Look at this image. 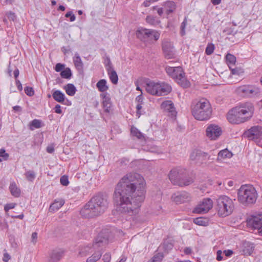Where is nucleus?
<instances>
[{
  "instance_id": "obj_1",
  "label": "nucleus",
  "mask_w": 262,
  "mask_h": 262,
  "mask_svg": "<svg viewBox=\"0 0 262 262\" xmlns=\"http://www.w3.org/2000/svg\"><path fill=\"white\" fill-rule=\"evenodd\" d=\"M145 186L143 177L130 172L123 177L116 187L114 196L117 203V210L129 217L123 222L124 229L131 227L132 220L139 211L141 204L145 199Z\"/></svg>"
},
{
  "instance_id": "obj_2",
  "label": "nucleus",
  "mask_w": 262,
  "mask_h": 262,
  "mask_svg": "<svg viewBox=\"0 0 262 262\" xmlns=\"http://www.w3.org/2000/svg\"><path fill=\"white\" fill-rule=\"evenodd\" d=\"M108 202L106 197L99 194L93 197L80 211L85 217H93L102 214L107 208Z\"/></svg>"
},
{
  "instance_id": "obj_3",
  "label": "nucleus",
  "mask_w": 262,
  "mask_h": 262,
  "mask_svg": "<svg viewBox=\"0 0 262 262\" xmlns=\"http://www.w3.org/2000/svg\"><path fill=\"white\" fill-rule=\"evenodd\" d=\"M254 110V106L251 103H242L229 111L227 118L232 124L243 123L252 117Z\"/></svg>"
},
{
  "instance_id": "obj_4",
  "label": "nucleus",
  "mask_w": 262,
  "mask_h": 262,
  "mask_svg": "<svg viewBox=\"0 0 262 262\" xmlns=\"http://www.w3.org/2000/svg\"><path fill=\"white\" fill-rule=\"evenodd\" d=\"M191 112L193 117L198 120H206L210 118L212 109L209 101L201 99L193 102L191 105Z\"/></svg>"
},
{
  "instance_id": "obj_5",
  "label": "nucleus",
  "mask_w": 262,
  "mask_h": 262,
  "mask_svg": "<svg viewBox=\"0 0 262 262\" xmlns=\"http://www.w3.org/2000/svg\"><path fill=\"white\" fill-rule=\"evenodd\" d=\"M257 198V191L251 185H242L238 190L237 200L240 203L245 206L254 204Z\"/></svg>"
},
{
  "instance_id": "obj_6",
  "label": "nucleus",
  "mask_w": 262,
  "mask_h": 262,
  "mask_svg": "<svg viewBox=\"0 0 262 262\" xmlns=\"http://www.w3.org/2000/svg\"><path fill=\"white\" fill-rule=\"evenodd\" d=\"M144 86L147 93L158 96L167 95L171 90V86L166 83L150 80L145 81Z\"/></svg>"
},
{
  "instance_id": "obj_7",
  "label": "nucleus",
  "mask_w": 262,
  "mask_h": 262,
  "mask_svg": "<svg viewBox=\"0 0 262 262\" xmlns=\"http://www.w3.org/2000/svg\"><path fill=\"white\" fill-rule=\"evenodd\" d=\"M233 200L227 195H221L216 201V209L219 215L225 217L230 215L234 209Z\"/></svg>"
},
{
  "instance_id": "obj_8",
  "label": "nucleus",
  "mask_w": 262,
  "mask_h": 262,
  "mask_svg": "<svg viewBox=\"0 0 262 262\" xmlns=\"http://www.w3.org/2000/svg\"><path fill=\"white\" fill-rule=\"evenodd\" d=\"M165 70L167 74L174 79L179 84L184 88H187L189 86L190 83L186 79L185 73L180 66H167Z\"/></svg>"
},
{
  "instance_id": "obj_9",
  "label": "nucleus",
  "mask_w": 262,
  "mask_h": 262,
  "mask_svg": "<svg viewBox=\"0 0 262 262\" xmlns=\"http://www.w3.org/2000/svg\"><path fill=\"white\" fill-rule=\"evenodd\" d=\"M186 169L182 167H176L171 170L169 174V179L174 184L180 186H188L193 182V179L184 181Z\"/></svg>"
},
{
  "instance_id": "obj_10",
  "label": "nucleus",
  "mask_w": 262,
  "mask_h": 262,
  "mask_svg": "<svg viewBox=\"0 0 262 262\" xmlns=\"http://www.w3.org/2000/svg\"><path fill=\"white\" fill-rule=\"evenodd\" d=\"M108 243V238L99 235L92 244H89L80 248L79 254L81 256H84L94 252L101 247H104Z\"/></svg>"
},
{
  "instance_id": "obj_11",
  "label": "nucleus",
  "mask_w": 262,
  "mask_h": 262,
  "mask_svg": "<svg viewBox=\"0 0 262 262\" xmlns=\"http://www.w3.org/2000/svg\"><path fill=\"white\" fill-rule=\"evenodd\" d=\"M246 223L248 227L256 230L258 234L262 236V212H255L248 216Z\"/></svg>"
},
{
  "instance_id": "obj_12",
  "label": "nucleus",
  "mask_w": 262,
  "mask_h": 262,
  "mask_svg": "<svg viewBox=\"0 0 262 262\" xmlns=\"http://www.w3.org/2000/svg\"><path fill=\"white\" fill-rule=\"evenodd\" d=\"M236 92L238 95L246 98L258 97L260 95L259 88L253 85H244L239 86L236 88Z\"/></svg>"
},
{
  "instance_id": "obj_13",
  "label": "nucleus",
  "mask_w": 262,
  "mask_h": 262,
  "mask_svg": "<svg viewBox=\"0 0 262 262\" xmlns=\"http://www.w3.org/2000/svg\"><path fill=\"white\" fill-rule=\"evenodd\" d=\"M153 35L155 40H157L160 37V33L159 32L152 29H148L146 28H141L136 31V36L143 41H147L148 40L149 35Z\"/></svg>"
},
{
  "instance_id": "obj_14",
  "label": "nucleus",
  "mask_w": 262,
  "mask_h": 262,
  "mask_svg": "<svg viewBox=\"0 0 262 262\" xmlns=\"http://www.w3.org/2000/svg\"><path fill=\"white\" fill-rule=\"evenodd\" d=\"M222 134L221 127L217 124L209 125L206 129V136L211 140H217Z\"/></svg>"
},
{
  "instance_id": "obj_15",
  "label": "nucleus",
  "mask_w": 262,
  "mask_h": 262,
  "mask_svg": "<svg viewBox=\"0 0 262 262\" xmlns=\"http://www.w3.org/2000/svg\"><path fill=\"white\" fill-rule=\"evenodd\" d=\"M245 134L250 140L258 142L262 139V127L260 126H253Z\"/></svg>"
},
{
  "instance_id": "obj_16",
  "label": "nucleus",
  "mask_w": 262,
  "mask_h": 262,
  "mask_svg": "<svg viewBox=\"0 0 262 262\" xmlns=\"http://www.w3.org/2000/svg\"><path fill=\"white\" fill-rule=\"evenodd\" d=\"M213 202L209 198L204 199L195 207L193 212L195 213H205L212 208Z\"/></svg>"
},
{
  "instance_id": "obj_17",
  "label": "nucleus",
  "mask_w": 262,
  "mask_h": 262,
  "mask_svg": "<svg viewBox=\"0 0 262 262\" xmlns=\"http://www.w3.org/2000/svg\"><path fill=\"white\" fill-rule=\"evenodd\" d=\"M209 158L210 156L207 152L198 149L193 150L190 155V159L196 163L202 162L206 159H209Z\"/></svg>"
},
{
  "instance_id": "obj_18",
  "label": "nucleus",
  "mask_w": 262,
  "mask_h": 262,
  "mask_svg": "<svg viewBox=\"0 0 262 262\" xmlns=\"http://www.w3.org/2000/svg\"><path fill=\"white\" fill-rule=\"evenodd\" d=\"M162 50L165 58L171 59L174 58L175 52L173 44L168 40H164L162 42Z\"/></svg>"
},
{
  "instance_id": "obj_19",
  "label": "nucleus",
  "mask_w": 262,
  "mask_h": 262,
  "mask_svg": "<svg viewBox=\"0 0 262 262\" xmlns=\"http://www.w3.org/2000/svg\"><path fill=\"white\" fill-rule=\"evenodd\" d=\"M171 200L177 204H182L189 201L190 196L186 191L177 192L172 195Z\"/></svg>"
},
{
  "instance_id": "obj_20",
  "label": "nucleus",
  "mask_w": 262,
  "mask_h": 262,
  "mask_svg": "<svg viewBox=\"0 0 262 262\" xmlns=\"http://www.w3.org/2000/svg\"><path fill=\"white\" fill-rule=\"evenodd\" d=\"M161 108L168 113L169 116H176L177 112L174 104L171 100L164 101L161 104Z\"/></svg>"
},
{
  "instance_id": "obj_21",
  "label": "nucleus",
  "mask_w": 262,
  "mask_h": 262,
  "mask_svg": "<svg viewBox=\"0 0 262 262\" xmlns=\"http://www.w3.org/2000/svg\"><path fill=\"white\" fill-rule=\"evenodd\" d=\"M254 246L249 242H244L242 243L240 252L244 255H250L253 252Z\"/></svg>"
},
{
  "instance_id": "obj_22",
  "label": "nucleus",
  "mask_w": 262,
  "mask_h": 262,
  "mask_svg": "<svg viewBox=\"0 0 262 262\" xmlns=\"http://www.w3.org/2000/svg\"><path fill=\"white\" fill-rule=\"evenodd\" d=\"M100 97L102 99V105L104 111L109 113L112 107V102L108 93H101Z\"/></svg>"
},
{
  "instance_id": "obj_23",
  "label": "nucleus",
  "mask_w": 262,
  "mask_h": 262,
  "mask_svg": "<svg viewBox=\"0 0 262 262\" xmlns=\"http://www.w3.org/2000/svg\"><path fill=\"white\" fill-rule=\"evenodd\" d=\"M103 247H101L96 250H94V253L86 259V262H96L102 256Z\"/></svg>"
},
{
  "instance_id": "obj_24",
  "label": "nucleus",
  "mask_w": 262,
  "mask_h": 262,
  "mask_svg": "<svg viewBox=\"0 0 262 262\" xmlns=\"http://www.w3.org/2000/svg\"><path fill=\"white\" fill-rule=\"evenodd\" d=\"M233 156L232 152L227 148L221 150L217 155V161H221L226 159H230Z\"/></svg>"
},
{
  "instance_id": "obj_25",
  "label": "nucleus",
  "mask_w": 262,
  "mask_h": 262,
  "mask_svg": "<svg viewBox=\"0 0 262 262\" xmlns=\"http://www.w3.org/2000/svg\"><path fill=\"white\" fill-rule=\"evenodd\" d=\"M64 204V201L63 199L55 200L53 203L50 206V210L51 211H56L60 208Z\"/></svg>"
},
{
  "instance_id": "obj_26",
  "label": "nucleus",
  "mask_w": 262,
  "mask_h": 262,
  "mask_svg": "<svg viewBox=\"0 0 262 262\" xmlns=\"http://www.w3.org/2000/svg\"><path fill=\"white\" fill-rule=\"evenodd\" d=\"M96 87L102 93H107L106 92L108 89L107 85V82L105 79H101L96 84Z\"/></svg>"
},
{
  "instance_id": "obj_27",
  "label": "nucleus",
  "mask_w": 262,
  "mask_h": 262,
  "mask_svg": "<svg viewBox=\"0 0 262 262\" xmlns=\"http://www.w3.org/2000/svg\"><path fill=\"white\" fill-rule=\"evenodd\" d=\"M62 252L60 250H53L50 253L49 260L51 262L58 261L62 256Z\"/></svg>"
},
{
  "instance_id": "obj_28",
  "label": "nucleus",
  "mask_w": 262,
  "mask_h": 262,
  "mask_svg": "<svg viewBox=\"0 0 262 262\" xmlns=\"http://www.w3.org/2000/svg\"><path fill=\"white\" fill-rule=\"evenodd\" d=\"M73 62L78 70H82L83 64L79 55L78 53L75 54L74 56L73 57Z\"/></svg>"
},
{
  "instance_id": "obj_29",
  "label": "nucleus",
  "mask_w": 262,
  "mask_h": 262,
  "mask_svg": "<svg viewBox=\"0 0 262 262\" xmlns=\"http://www.w3.org/2000/svg\"><path fill=\"white\" fill-rule=\"evenodd\" d=\"M130 133L133 136L136 137L139 140L145 141V137L144 135L136 127L132 126L130 129Z\"/></svg>"
},
{
  "instance_id": "obj_30",
  "label": "nucleus",
  "mask_w": 262,
  "mask_h": 262,
  "mask_svg": "<svg viewBox=\"0 0 262 262\" xmlns=\"http://www.w3.org/2000/svg\"><path fill=\"white\" fill-rule=\"evenodd\" d=\"M52 96L55 101L59 103H63L65 99L64 94L59 90L54 91Z\"/></svg>"
},
{
  "instance_id": "obj_31",
  "label": "nucleus",
  "mask_w": 262,
  "mask_h": 262,
  "mask_svg": "<svg viewBox=\"0 0 262 262\" xmlns=\"http://www.w3.org/2000/svg\"><path fill=\"white\" fill-rule=\"evenodd\" d=\"M164 8L167 14L172 13L176 9L175 3L172 1H167L164 4Z\"/></svg>"
},
{
  "instance_id": "obj_32",
  "label": "nucleus",
  "mask_w": 262,
  "mask_h": 262,
  "mask_svg": "<svg viewBox=\"0 0 262 262\" xmlns=\"http://www.w3.org/2000/svg\"><path fill=\"white\" fill-rule=\"evenodd\" d=\"M9 189L11 194L15 197H18L20 194V190L17 186L15 182H12L10 184Z\"/></svg>"
},
{
  "instance_id": "obj_33",
  "label": "nucleus",
  "mask_w": 262,
  "mask_h": 262,
  "mask_svg": "<svg viewBox=\"0 0 262 262\" xmlns=\"http://www.w3.org/2000/svg\"><path fill=\"white\" fill-rule=\"evenodd\" d=\"M107 72L112 82L114 84H116L118 80L117 73L111 67H110L107 69Z\"/></svg>"
},
{
  "instance_id": "obj_34",
  "label": "nucleus",
  "mask_w": 262,
  "mask_h": 262,
  "mask_svg": "<svg viewBox=\"0 0 262 262\" xmlns=\"http://www.w3.org/2000/svg\"><path fill=\"white\" fill-rule=\"evenodd\" d=\"M64 89L66 91V93L68 95L71 96H74L76 91L75 86H74V84L71 83H69L67 85H65Z\"/></svg>"
},
{
  "instance_id": "obj_35",
  "label": "nucleus",
  "mask_w": 262,
  "mask_h": 262,
  "mask_svg": "<svg viewBox=\"0 0 262 262\" xmlns=\"http://www.w3.org/2000/svg\"><path fill=\"white\" fill-rule=\"evenodd\" d=\"M227 63L231 69V67L234 66L236 62V57L232 54H227L226 56Z\"/></svg>"
},
{
  "instance_id": "obj_36",
  "label": "nucleus",
  "mask_w": 262,
  "mask_h": 262,
  "mask_svg": "<svg viewBox=\"0 0 262 262\" xmlns=\"http://www.w3.org/2000/svg\"><path fill=\"white\" fill-rule=\"evenodd\" d=\"M146 22L149 25L156 26L160 24V21L157 19L155 17L148 15L146 18Z\"/></svg>"
},
{
  "instance_id": "obj_37",
  "label": "nucleus",
  "mask_w": 262,
  "mask_h": 262,
  "mask_svg": "<svg viewBox=\"0 0 262 262\" xmlns=\"http://www.w3.org/2000/svg\"><path fill=\"white\" fill-rule=\"evenodd\" d=\"M193 223L199 226H206L208 225V221L206 219L203 217H197L193 220Z\"/></svg>"
},
{
  "instance_id": "obj_38",
  "label": "nucleus",
  "mask_w": 262,
  "mask_h": 262,
  "mask_svg": "<svg viewBox=\"0 0 262 262\" xmlns=\"http://www.w3.org/2000/svg\"><path fill=\"white\" fill-rule=\"evenodd\" d=\"M144 105H145V103H140L139 104H137V105H136V110H137L136 115L138 116V118H139L142 114H143L144 113H145V112L144 111Z\"/></svg>"
},
{
  "instance_id": "obj_39",
  "label": "nucleus",
  "mask_w": 262,
  "mask_h": 262,
  "mask_svg": "<svg viewBox=\"0 0 262 262\" xmlns=\"http://www.w3.org/2000/svg\"><path fill=\"white\" fill-rule=\"evenodd\" d=\"M60 75L62 78H70L72 75L71 70L69 68H67L61 72Z\"/></svg>"
},
{
  "instance_id": "obj_40",
  "label": "nucleus",
  "mask_w": 262,
  "mask_h": 262,
  "mask_svg": "<svg viewBox=\"0 0 262 262\" xmlns=\"http://www.w3.org/2000/svg\"><path fill=\"white\" fill-rule=\"evenodd\" d=\"M25 175L27 179L29 181H31V182L33 181L35 178V174L34 172L33 171H31V170L27 171L25 173Z\"/></svg>"
},
{
  "instance_id": "obj_41",
  "label": "nucleus",
  "mask_w": 262,
  "mask_h": 262,
  "mask_svg": "<svg viewBox=\"0 0 262 262\" xmlns=\"http://www.w3.org/2000/svg\"><path fill=\"white\" fill-rule=\"evenodd\" d=\"M163 257L162 254L159 253L155 254L149 261L150 262H161Z\"/></svg>"
},
{
  "instance_id": "obj_42",
  "label": "nucleus",
  "mask_w": 262,
  "mask_h": 262,
  "mask_svg": "<svg viewBox=\"0 0 262 262\" xmlns=\"http://www.w3.org/2000/svg\"><path fill=\"white\" fill-rule=\"evenodd\" d=\"M214 45L212 43L208 44L206 48L205 53L207 55L212 54L214 50Z\"/></svg>"
},
{
  "instance_id": "obj_43",
  "label": "nucleus",
  "mask_w": 262,
  "mask_h": 262,
  "mask_svg": "<svg viewBox=\"0 0 262 262\" xmlns=\"http://www.w3.org/2000/svg\"><path fill=\"white\" fill-rule=\"evenodd\" d=\"M187 25V18L185 17L182 22L181 26V31L180 33L182 36H184L185 35V27Z\"/></svg>"
},
{
  "instance_id": "obj_44",
  "label": "nucleus",
  "mask_w": 262,
  "mask_h": 262,
  "mask_svg": "<svg viewBox=\"0 0 262 262\" xmlns=\"http://www.w3.org/2000/svg\"><path fill=\"white\" fill-rule=\"evenodd\" d=\"M30 126L39 128L40 127V121L37 119H34L30 122Z\"/></svg>"
},
{
  "instance_id": "obj_45",
  "label": "nucleus",
  "mask_w": 262,
  "mask_h": 262,
  "mask_svg": "<svg viewBox=\"0 0 262 262\" xmlns=\"http://www.w3.org/2000/svg\"><path fill=\"white\" fill-rule=\"evenodd\" d=\"M60 182L63 186H67L69 183L68 178L66 176H63L60 178Z\"/></svg>"
},
{
  "instance_id": "obj_46",
  "label": "nucleus",
  "mask_w": 262,
  "mask_h": 262,
  "mask_svg": "<svg viewBox=\"0 0 262 262\" xmlns=\"http://www.w3.org/2000/svg\"><path fill=\"white\" fill-rule=\"evenodd\" d=\"M0 157L3 158L4 160H6L9 157L8 154L6 152V151L4 148L0 149Z\"/></svg>"
},
{
  "instance_id": "obj_47",
  "label": "nucleus",
  "mask_w": 262,
  "mask_h": 262,
  "mask_svg": "<svg viewBox=\"0 0 262 262\" xmlns=\"http://www.w3.org/2000/svg\"><path fill=\"white\" fill-rule=\"evenodd\" d=\"M25 93L29 96H31L34 95V91L31 87L27 86L25 88Z\"/></svg>"
},
{
  "instance_id": "obj_48",
  "label": "nucleus",
  "mask_w": 262,
  "mask_h": 262,
  "mask_svg": "<svg viewBox=\"0 0 262 262\" xmlns=\"http://www.w3.org/2000/svg\"><path fill=\"white\" fill-rule=\"evenodd\" d=\"M15 206V203L7 204L4 207V210L6 212H8L10 209H13Z\"/></svg>"
},
{
  "instance_id": "obj_49",
  "label": "nucleus",
  "mask_w": 262,
  "mask_h": 262,
  "mask_svg": "<svg viewBox=\"0 0 262 262\" xmlns=\"http://www.w3.org/2000/svg\"><path fill=\"white\" fill-rule=\"evenodd\" d=\"M230 69H231L232 74H234V75H239L241 73H243V72L242 71V70L238 69H237V68H233V69H232L231 67Z\"/></svg>"
},
{
  "instance_id": "obj_50",
  "label": "nucleus",
  "mask_w": 262,
  "mask_h": 262,
  "mask_svg": "<svg viewBox=\"0 0 262 262\" xmlns=\"http://www.w3.org/2000/svg\"><path fill=\"white\" fill-rule=\"evenodd\" d=\"M66 17H70V19L71 21H74L76 19L75 16L71 11L68 12V13H66Z\"/></svg>"
},
{
  "instance_id": "obj_51",
  "label": "nucleus",
  "mask_w": 262,
  "mask_h": 262,
  "mask_svg": "<svg viewBox=\"0 0 262 262\" xmlns=\"http://www.w3.org/2000/svg\"><path fill=\"white\" fill-rule=\"evenodd\" d=\"M111 259V255L110 253H105L103 256V260L104 262H109Z\"/></svg>"
},
{
  "instance_id": "obj_52",
  "label": "nucleus",
  "mask_w": 262,
  "mask_h": 262,
  "mask_svg": "<svg viewBox=\"0 0 262 262\" xmlns=\"http://www.w3.org/2000/svg\"><path fill=\"white\" fill-rule=\"evenodd\" d=\"M37 238V233L36 232H33L31 236V242L33 244H36Z\"/></svg>"
},
{
  "instance_id": "obj_53",
  "label": "nucleus",
  "mask_w": 262,
  "mask_h": 262,
  "mask_svg": "<svg viewBox=\"0 0 262 262\" xmlns=\"http://www.w3.org/2000/svg\"><path fill=\"white\" fill-rule=\"evenodd\" d=\"M64 68V66L61 63H57L55 66V71L56 72L62 71Z\"/></svg>"
},
{
  "instance_id": "obj_54",
  "label": "nucleus",
  "mask_w": 262,
  "mask_h": 262,
  "mask_svg": "<svg viewBox=\"0 0 262 262\" xmlns=\"http://www.w3.org/2000/svg\"><path fill=\"white\" fill-rule=\"evenodd\" d=\"M136 101L137 102V104H139V103H145L143 101V96L140 95H139L137 97L136 99Z\"/></svg>"
},
{
  "instance_id": "obj_55",
  "label": "nucleus",
  "mask_w": 262,
  "mask_h": 262,
  "mask_svg": "<svg viewBox=\"0 0 262 262\" xmlns=\"http://www.w3.org/2000/svg\"><path fill=\"white\" fill-rule=\"evenodd\" d=\"M222 252L221 250H218L216 253V259L219 261L223 259Z\"/></svg>"
},
{
  "instance_id": "obj_56",
  "label": "nucleus",
  "mask_w": 262,
  "mask_h": 262,
  "mask_svg": "<svg viewBox=\"0 0 262 262\" xmlns=\"http://www.w3.org/2000/svg\"><path fill=\"white\" fill-rule=\"evenodd\" d=\"M54 110H55V112L57 113V114H61L62 113V110L61 109V106L59 104H57L55 108H54Z\"/></svg>"
},
{
  "instance_id": "obj_57",
  "label": "nucleus",
  "mask_w": 262,
  "mask_h": 262,
  "mask_svg": "<svg viewBox=\"0 0 262 262\" xmlns=\"http://www.w3.org/2000/svg\"><path fill=\"white\" fill-rule=\"evenodd\" d=\"M15 81H16V86L17 87L18 90L19 91H22L23 86H22V85H21L20 81L19 80H18V79H16Z\"/></svg>"
},
{
  "instance_id": "obj_58",
  "label": "nucleus",
  "mask_w": 262,
  "mask_h": 262,
  "mask_svg": "<svg viewBox=\"0 0 262 262\" xmlns=\"http://www.w3.org/2000/svg\"><path fill=\"white\" fill-rule=\"evenodd\" d=\"M10 259V256L9 255V254L7 253H5L4 254V257L3 258V261L5 262H8Z\"/></svg>"
},
{
  "instance_id": "obj_59",
  "label": "nucleus",
  "mask_w": 262,
  "mask_h": 262,
  "mask_svg": "<svg viewBox=\"0 0 262 262\" xmlns=\"http://www.w3.org/2000/svg\"><path fill=\"white\" fill-rule=\"evenodd\" d=\"M224 253H225V254L226 256L229 257V256H231L233 254V252L231 250H224Z\"/></svg>"
},
{
  "instance_id": "obj_60",
  "label": "nucleus",
  "mask_w": 262,
  "mask_h": 262,
  "mask_svg": "<svg viewBox=\"0 0 262 262\" xmlns=\"http://www.w3.org/2000/svg\"><path fill=\"white\" fill-rule=\"evenodd\" d=\"M47 151L48 153H53L54 151V146L53 145L48 146L47 148Z\"/></svg>"
},
{
  "instance_id": "obj_61",
  "label": "nucleus",
  "mask_w": 262,
  "mask_h": 262,
  "mask_svg": "<svg viewBox=\"0 0 262 262\" xmlns=\"http://www.w3.org/2000/svg\"><path fill=\"white\" fill-rule=\"evenodd\" d=\"M19 74V72L18 69H16L13 72V75L15 78V80L17 79V78L18 77Z\"/></svg>"
},
{
  "instance_id": "obj_62",
  "label": "nucleus",
  "mask_w": 262,
  "mask_h": 262,
  "mask_svg": "<svg viewBox=\"0 0 262 262\" xmlns=\"http://www.w3.org/2000/svg\"><path fill=\"white\" fill-rule=\"evenodd\" d=\"M222 0H211L212 4L214 5H219Z\"/></svg>"
},
{
  "instance_id": "obj_63",
  "label": "nucleus",
  "mask_w": 262,
  "mask_h": 262,
  "mask_svg": "<svg viewBox=\"0 0 262 262\" xmlns=\"http://www.w3.org/2000/svg\"><path fill=\"white\" fill-rule=\"evenodd\" d=\"M13 110L15 112H20L21 110L20 106H18V105L14 106L13 107Z\"/></svg>"
},
{
  "instance_id": "obj_64",
  "label": "nucleus",
  "mask_w": 262,
  "mask_h": 262,
  "mask_svg": "<svg viewBox=\"0 0 262 262\" xmlns=\"http://www.w3.org/2000/svg\"><path fill=\"white\" fill-rule=\"evenodd\" d=\"M157 13L160 16H161L163 13V9L162 8H159L157 9Z\"/></svg>"
}]
</instances>
